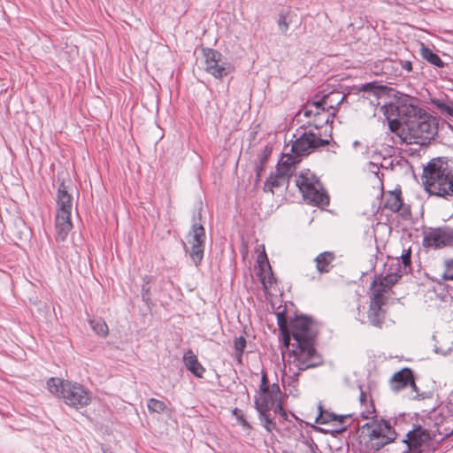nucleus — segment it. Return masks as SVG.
<instances>
[{
  "label": "nucleus",
  "instance_id": "1",
  "mask_svg": "<svg viewBox=\"0 0 453 453\" xmlns=\"http://www.w3.org/2000/svg\"><path fill=\"white\" fill-rule=\"evenodd\" d=\"M423 184L425 189L433 196H453V173L447 162L437 157L433 158L424 167Z\"/></svg>",
  "mask_w": 453,
  "mask_h": 453
},
{
  "label": "nucleus",
  "instance_id": "2",
  "mask_svg": "<svg viewBox=\"0 0 453 453\" xmlns=\"http://www.w3.org/2000/svg\"><path fill=\"white\" fill-rule=\"evenodd\" d=\"M47 386L50 393L60 396L67 405L75 409L82 408L90 402L88 392L78 383L50 378Z\"/></svg>",
  "mask_w": 453,
  "mask_h": 453
},
{
  "label": "nucleus",
  "instance_id": "3",
  "mask_svg": "<svg viewBox=\"0 0 453 453\" xmlns=\"http://www.w3.org/2000/svg\"><path fill=\"white\" fill-rule=\"evenodd\" d=\"M362 434L367 437L368 447L379 451L386 445L395 441L397 434L389 420L372 418L361 427Z\"/></svg>",
  "mask_w": 453,
  "mask_h": 453
},
{
  "label": "nucleus",
  "instance_id": "4",
  "mask_svg": "<svg viewBox=\"0 0 453 453\" xmlns=\"http://www.w3.org/2000/svg\"><path fill=\"white\" fill-rule=\"evenodd\" d=\"M73 210V196L67 191L64 182H61L57 194V213L55 219L56 240L63 242L73 228L71 212Z\"/></svg>",
  "mask_w": 453,
  "mask_h": 453
},
{
  "label": "nucleus",
  "instance_id": "5",
  "mask_svg": "<svg viewBox=\"0 0 453 453\" xmlns=\"http://www.w3.org/2000/svg\"><path fill=\"white\" fill-rule=\"evenodd\" d=\"M315 342H299L292 350L294 357L292 365L296 368L297 372H294L291 379L297 381L300 372L305 371L322 365L323 358L314 347Z\"/></svg>",
  "mask_w": 453,
  "mask_h": 453
},
{
  "label": "nucleus",
  "instance_id": "6",
  "mask_svg": "<svg viewBox=\"0 0 453 453\" xmlns=\"http://www.w3.org/2000/svg\"><path fill=\"white\" fill-rule=\"evenodd\" d=\"M407 127L408 134L405 141L409 144L425 145L429 142L435 134L434 122L426 112L412 120Z\"/></svg>",
  "mask_w": 453,
  "mask_h": 453
},
{
  "label": "nucleus",
  "instance_id": "7",
  "mask_svg": "<svg viewBox=\"0 0 453 453\" xmlns=\"http://www.w3.org/2000/svg\"><path fill=\"white\" fill-rule=\"evenodd\" d=\"M388 106L390 111L395 112L406 126L425 113L417 105V99L407 95L400 96L395 103L389 104Z\"/></svg>",
  "mask_w": 453,
  "mask_h": 453
},
{
  "label": "nucleus",
  "instance_id": "8",
  "mask_svg": "<svg viewBox=\"0 0 453 453\" xmlns=\"http://www.w3.org/2000/svg\"><path fill=\"white\" fill-rule=\"evenodd\" d=\"M296 137V141L291 146V152L297 157H304L313 152L317 148L323 147L328 144V140L321 139L316 134L309 131H304Z\"/></svg>",
  "mask_w": 453,
  "mask_h": 453
},
{
  "label": "nucleus",
  "instance_id": "9",
  "mask_svg": "<svg viewBox=\"0 0 453 453\" xmlns=\"http://www.w3.org/2000/svg\"><path fill=\"white\" fill-rule=\"evenodd\" d=\"M332 95H326L322 99L312 102L311 105H307L303 110V115L307 118L314 116L315 127L322 123L333 122V118L335 116V109L333 105L327 106V101L331 98Z\"/></svg>",
  "mask_w": 453,
  "mask_h": 453
},
{
  "label": "nucleus",
  "instance_id": "10",
  "mask_svg": "<svg viewBox=\"0 0 453 453\" xmlns=\"http://www.w3.org/2000/svg\"><path fill=\"white\" fill-rule=\"evenodd\" d=\"M290 334L296 343L315 342L317 329L313 321L305 316L296 317L290 323Z\"/></svg>",
  "mask_w": 453,
  "mask_h": 453
},
{
  "label": "nucleus",
  "instance_id": "11",
  "mask_svg": "<svg viewBox=\"0 0 453 453\" xmlns=\"http://www.w3.org/2000/svg\"><path fill=\"white\" fill-rule=\"evenodd\" d=\"M205 71L217 79H220L231 73L232 67L222 58V54L219 51L207 49L203 50Z\"/></svg>",
  "mask_w": 453,
  "mask_h": 453
},
{
  "label": "nucleus",
  "instance_id": "12",
  "mask_svg": "<svg viewBox=\"0 0 453 453\" xmlns=\"http://www.w3.org/2000/svg\"><path fill=\"white\" fill-rule=\"evenodd\" d=\"M423 244L426 247L434 248L453 246V228L439 227L430 229L424 235Z\"/></svg>",
  "mask_w": 453,
  "mask_h": 453
},
{
  "label": "nucleus",
  "instance_id": "13",
  "mask_svg": "<svg viewBox=\"0 0 453 453\" xmlns=\"http://www.w3.org/2000/svg\"><path fill=\"white\" fill-rule=\"evenodd\" d=\"M432 440V435L427 429L418 426L411 431H409L406 434V439H403L402 442L405 445V448L411 453H415L419 450L420 447Z\"/></svg>",
  "mask_w": 453,
  "mask_h": 453
},
{
  "label": "nucleus",
  "instance_id": "14",
  "mask_svg": "<svg viewBox=\"0 0 453 453\" xmlns=\"http://www.w3.org/2000/svg\"><path fill=\"white\" fill-rule=\"evenodd\" d=\"M398 270H392L388 273L385 276H380L376 278L371 286V291L372 295H377V296L384 297V294L388 292V290L394 286L403 276Z\"/></svg>",
  "mask_w": 453,
  "mask_h": 453
},
{
  "label": "nucleus",
  "instance_id": "15",
  "mask_svg": "<svg viewBox=\"0 0 453 453\" xmlns=\"http://www.w3.org/2000/svg\"><path fill=\"white\" fill-rule=\"evenodd\" d=\"M389 385L391 389L395 393L409 386L413 389H416L412 371L409 368H403L395 372L392 376L389 381Z\"/></svg>",
  "mask_w": 453,
  "mask_h": 453
},
{
  "label": "nucleus",
  "instance_id": "16",
  "mask_svg": "<svg viewBox=\"0 0 453 453\" xmlns=\"http://www.w3.org/2000/svg\"><path fill=\"white\" fill-rule=\"evenodd\" d=\"M280 388L273 384L270 391L259 392L258 396L255 398V407L257 412H269L275 404Z\"/></svg>",
  "mask_w": 453,
  "mask_h": 453
},
{
  "label": "nucleus",
  "instance_id": "17",
  "mask_svg": "<svg viewBox=\"0 0 453 453\" xmlns=\"http://www.w3.org/2000/svg\"><path fill=\"white\" fill-rule=\"evenodd\" d=\"M384 303V297L372 294L368 319L371 324L375 326H380L383 323L384 311L382 310V305Z\"/></svg>",
  "mask_w": 453,
  "mask_h": 453
},
{
  "label": "nucleus",
  "instance_id": "18",
  "mask_svg": "<svg viewBox=\"0 0 453 453\" xmlns=\"http://www.w3.org/2000/svg\"><path fill=\"white\" fill-rule=\"evenodd\" d=\"M303 199L313 205L326 206L329 203V196L326 193L320 182L309 188L307 192H303Z\"/></svg>",
  "mask_w": 453,
  "mask_h": 453
},
{
  "label": "nucleus",
  "instance_id": "19",
  "mask_svg": "<svg viewBox=\"0 0 453 453\" xmlns=\"http://www.w3.org/2000/svg\"><path fill=\"white\" fill-rule=\"evenodd\" d=\"M319 182H320L319 179L309 169L301 171L296 179V184L301 193L307 192L309 188H311V187Z\"/></svg>",
  "mask_w": 453,
  "mask_h": 453
},
{
  "label": "nucleus",
  "instance_id": "20",
  "mask_svg": "<svg viewBox=\"0 0 453 453\" xmlns=\"http://www.w3.org/2000/svg\"><path fill=\"white\" fill-rule=\"evenodd\" d=\"M183 363L185 367L191 372L196 377L202 378L205 369L199 363L196 356L191 349L187 350L183 356Z\"/></svg>",
  "mask_w": 453,
  "mask_h": 453
},
{
  "label": "nucleus",
  "instance_id": "21",
  "mask_svg": "<svg viewBox=\"0 0 453 453\" xmlns=\"http://www.w3.org/2000/svg\"><path fill=\"white\" fill-rule=\"evenodd\" d=\"M335 255L331 251H325L319 254L314 261L316 263L317 271L319 273H327L332 268V262L334 260Z\"/></svg>",
  "mask_w": 453,
  "mask_h": 453
},
{
  "label": "nucleus",
  "instance_id": "22",
  "mask_svg": "<svg viewBox=\"0 0 453 453\" xmlns=\"http://www.w3.org/2000/svg\"><path fill=\"white\" fill-rule=\"evenodd\" d=\"M206 239L205 230L201 224L194 223L188 234V244H204Z\"/></svg>",
  "mask_w": 453,
  "mask_h": 453
},
{
  "label": "nucleus",
  "instance_id": "23",
  "mask_svg": "<svg viewBox=\"0 0 453 453\" xmlns=\"http://www.w3.org/2000/svg\"><path fill=\"white\" fill-rule=\"evenodd\" d=\"M401 194V190L389 192L385 200V208L393 212L399 211L403 205Z\"/></svg>",
  "mask_w": 453,
  "mask_h": 453
},
{
  "label": "nucleus",
  "instance_id": "24",
  "mask_svg": "<svg viewBox=\"0 0 453 453\" xmlns=\"http://www.w3.org/2000/svg\"><path fill=\"white\" fill-rule=\"evenodd\" d=\"M386 87L376 85L374 82L366 83L361 86L359 91L367 93L368 96H372L374 99H370L372 104H379L378 99L385 92Z\"/></svg>",
  "mask_w": 453,
  "mask_h": 453
},
{
  "label": "nucleus",
  "instance_id": "25",
  "mask_svg": "<svg viewBox=\"0 0 453 453\" xmlns=\"http://www.w3.org/2000/svg\"><path fill=\"white\" fill-rule=\"evenodd\" d=\"M277 323L283 335V341L286 346H288L290 341V332L288 327V320L285 310L276 313Z\"/></svg>",
  "mask_w": 453,
  "mask_h": 453
},
{
  "label": "nucleus",
  "instance_id": "26",
  "mask_svg": "<svg viewBox=\"0 0 453 453\" xmlns=\"http://www.w3.org/2000/svg\"><path fill=\"white\" fill-rule=\"evenodd\" d=\"M296 14L291 11H282L279 13L278 26L283 35H287L289 25L293 22Z\"/></svg>",
  "mask_w": 453,
  "mask_h": 453
},
{
  "label": "nucleus",
  "instance_id": "27",
  "mask_svg": "<svg viewBox=\"0 0 453 453\" xmlns=\"http://www.w3.org/2000/svg\"><path fill=\"white\" fill-rule=\"evenodd\" d=\"M431 104L435 106L441 113L453 118V102L444 98H432Z\"/></svg>",
  "mask_w": 453,
  "mask_h": 453
},
{
  "label": "nucleus",
  "instance_id": "28",
  "mask_svg": "<svg viewBox=\"0 0 453 453\" xmlns=\"http://www.w3.org/2000/svg\"><path fill=\"white\" fill-rule=\"evenodd\" d=\"M288 183L286 180H281L280 176L276 173L271 174L265 182L264 190L266 192L273 193V189L280 188Z\"/></svg>",
  "mask_w": 453,
  "mask_h": 453
},
{
  "label": "nucleus",
  "instance_id": "29",
  "mask_svg": "<svg viewBox=\"0 0 453 453\" xmlns=\"http://www.w3.org/2000/svg\"><path fill=\"white\" fill-rule=\"evenodd\" d=\"M420 53L422 58L428 61L430 64L438 67L443 66V62L441 58L433 52L429 48L423 46L420 50Z\"/></svg>",
  "mask_w": 453,
  "mask_h": 453
},
{
  "label": "nucleus",
  "instance_id": "30",
  "mask_svg": "<svg viewBox=\"0 0 453 453\" xmlns=\"http://www.w3.org/2000/svg\"><path fill=\"white\" fill-rule=\"evenodd\" d=\"M381 110L388 120V128L390 131L397 132L401 127V122H403L402 119H400L398 117L396 119H391L395 112H391L388 105H383Z\"/></svg>",
  "mask_w": 453,
  "mask_h": 453
},
{
  "label": "nucleus",
  "instance_id": "31",
  "mask_svg": "<svg viewBox=\"0 0 453 453\" xmlns=\"http://www.w3.org/2000/svg\"><path fill=\"white\" fill-rule=\"evenodd\" d=\"M191 246L190 250L188 251L189 257L194 262V264L197 266L200 265L204 251V244H189Z\"/></svg>",
  "mask_w": 453,
  "mask_h": 453
},
{
  "label": "nucleus",
  "instance_id": "32",
  "mask_svg": "<svg viewBox=\"0 0 453 453\" xmlns=\"http://www.w3.org/2000/svg\"><path fill=\"white\" fill-rule=\"evenodd\" d=\"M411 249L409 248L401 256L402 265H400V260H397V268L402 274H406L411 271Z\"/></svg>",
  "mask_w": 453,
  "mask_h": 453
},
{
  "label": "nucleus",
  "instance_id": "33",
  "mask_svg": "<svg viewBox=\"0 0 453 453\" xmlns=\"http://www.w3.org/2000/svg\"><path fill=\"white\" fill-rule=\"evenodd\" d=\"M246 347V339L243 336H239L234 341V348L235 351L236 360L239 364L242 363V353Z\"/></svg>",
  "mask_w": 453,
  "mask_h": 453
},
{
  "label": "nucleus",
  "instance_id": "34",
  "mask_svg": "<svg viewBox=\"0 0 453 453\" xmlns=\"http://www.w3.org/2000/svg\"><path fill=\"white\" fill-rule=\"evenodd\" d=\"M89 324L91 326V328L101 336H106L108 334V326L106 323L103 320H90Z\"/></svg>",
  "mask_w": 453,
  "mask_h": 453
},
{
  "label": "nucleus",
  "instance_id": "35",
  "mask_svg": "<svg viewBox=\"0 0 453 453\" xmlns=\"http://www.w3.org/2000/svg\"><path fill=\"white\" fill-rule=\"evenodd\" d=\"M147 406H148L149 411L157 412V413L163 412L166 408V405L164 402L155 399V398L149 399Z\"/></svg>",
  "mask_w": 453,
  "mask_h": 453
},
{
  "label": "nucleus",
  "instance_id": "36",
  "mask_svg": "<svg viewBox=\"0 0 453 453\" xmlns=\"http://www.w3.org/2000/svg\"><path fill=\"white\" fill-rule=\"evenodd\" d=\"M319 414L316 418V423L318 424H326L331 420H336L338 419V415L334 413H329L327 411L323 412L322 407H319Z\"/></svg>",
  "mask_w": 453,
  "mask_h": 453
},
{
  "label": "nucleus",
  "instance_id": "37",
  "mask_svg": "<svg viewBox=\"0 0 453 453\" xmlns=\"http://www.w3.org/2000/svg\"><path fill=\"white\" fill-rule=\"evenodd\" d=\"M275 173L280 176L281 180H286L288 182V178L292 174V168L279 163Z\"/></svg>",
  "mask_w": 453,
  "mask_h": 453
},
{
  "label": "nucleus",
  "instance_id": "38",
  "mask_svg": "<svg viewBox=\"0 0 453 453\" xmlns=\"http://www.w3.org/2000/svg\"><path fill=\"white\" fill-rule=\"evenodd\" d=\"M258 414L264 427L266 431L271 432L275 427V424L272 421L269 412H258Z\"/></svg>",
  "mask_w": 453,
  "mask_h": 453
},
{
  "label": "nucleus",
  "instance_id": "39",
  "mask_svg": "<svg viewBox=\"0 0 453 453\" xmlns=\"http://www.w3.org/2000/svg\"><path fill=\"white\" fill-rule=\"evenodd\" d=\"M301 160V157H297L296 154L293 155L285 154L279 163L284 164V165L293 167L295 165L299 163Z\"/></svg>",
  "mask_w": 453,
  "mask_h": 453
},
{
  "label": "nucleus",
  "instance_id": "40",
  "mask_svg": "<svg viewBox=\"0 0 453 453\" xmlns=\"http://www.w3.org/2000/svg\"><path fill=\"white\" fill-rule=\"evenodd\" d=\"M270 390H271V388L268 386L267 377L265 374H263L262 379H261L259 392H265V391H270Z\"/></svg>",
  "mask_w": 453,
  "mask_h": 453
},
{
  "label": "nucleus",
  "instance_id": "41",
  "mask_svg": "<svg viewBox=\"0 0 453 453\" xmlns=\"http://www.w3.org/2000/svg\"><path fill=\"white\" fill-rule=\"evenodd\" d=\"M451 345H452V343H450V345L447 346V347L435 346L434 350L436 353L445 356L451 350V349H452Z\"/></svg>",
  "mask_w": 453,
  "mask_h": 453
},
{
  "label": "nucleus",
  "instance_id": "42",
  "mask_svg": "<svg viewBox=\"0 0 453 453\" xmlns=\"http://www.w3.org/2000/svg\"><path fill=\"white\" fill-rule=\"evenodd\" d=\"M444 279L453 280V260L448 264V273L444 275Z\"/></svg>",
  "mask_w": 453,
  "mask_h": 453
},
{
  "label": "nucleus",
  "instance_id": "43",
  "mask_svg": "<svg viewBox=\"0 0 453 453\" xmlns=\"http://www.w3.org/2000/svg\"><path fill=\"white\" fill-rule=\"evenodd\" d=\"M273 275L269 276L267 280H266L265 276L261 279V282L265 289L268 288V285L271 286L273 284Z\"/></svg>",
  "mask_w": 453,
  "mask_h": 453
},
{
  "label": "nucleus",
  "instance_id": "44",
  "mask_svg": "<svg viewBox=\"0 0 453 453\" xmlns=\"http://www.w3.org/2000/svg\"><path fill=\"white\" fill-rule=\"evenodd\" d=\"M373 412H375V409L374 407L372 405V410H367V411H362V417L365 418V419H369L371 417L370 415L372 414Z\"/></svg>",
  "mask_w": 453,
  "mask_h": 453
},
{
  "label": "nucleus",
  "instance_id": "45",
  "mask_svg": "<svg viewBox=\"0 0 453 453\" xmlns=\"http://www.w3.org/2000/svg\"><path fill=\"white\" fill-rule=\"evenodd\" d=\"M368 400L367 394L363 391V389H360V395H359V401L361 403H365Z\"/></svg>",
  "mask_w": 453,
  "mask_h": 453
},
{
  "label": "nucleus",
  "instance_id": "46",
  "mask_svg": "<svg viewBox=\"0 0 453 453\" xmlns=\"http://www.w3.org/2000/svg\"><path fill=\"white\" fill-rule=\"evenodd\" d=\"M402 66L403 69H405L408 72L411 71V68H412L411 61H403L402 64Z\"/></svg>",
  "mask_w": 453,
  "mask_h": 453
},
{
  "label": "nucleus",
  "instance_id": "47",
  "mask_svg": "<svg viewBox=\"0 0 453 453\" xmlns=\"http://www.w3.org/2000/svg\"><path fill=\"white\" fill-rule=\"evenodd\" d=\"M274 411L275 412L279 411L281 415H286V412L280 403H276Z\"/></svg>",
  "mask_w": 453,
  "mask_h": 453
},
{
  "label": "nucleus",
  "instance_id": "48",
  "mask_svg": "<svg viewBox=\"0 0 453 453\" xmlns=\"http://www.w3.org/2000/svg\"><path fill=\"white\" fill-rule=\"evenodd\" d=\"M263 171H264V165H260L257 166L256 173H257V178H259L261 176Z\"/></svg>",
  "mask_w": 453,
  "mask_h": 453
},
{
  "label": "nucleus",
  "instance_id": "49",
  "mask_svg": "<svg viewBox=\"0 0 453 453\" xmlns=\"http://www.w3.org/2000/svg\"><path fill=\"white\" fill-rule=\"evenodd\" d=\"M264 260L267 261V257L265 252L263 254H260L257 257L258 263H263Z\"/></svg>",
  "mask_w": 453,
  "mask_h": 453
},
{
  "label": "nucleus",
  "instance_id": "50",
  "mask_svg": "<svg viewBox=\"0 0 453 453\" xmlns=\"http://www.w3.org/2000/svg\"><path fill=\"white\" fill-rule=\"evenodd\" d=\"M347 418H348V416L338 415V419H336V421L342 423L343 420Z\"/></svg>",
  "mask_w": 453,
  "mask_h": 453
},
{
  "label": "nucleus",
  "instance_id": "51",
  "mask_svg": "<svg viewBox=\"0 0 453 453\" xmlns=\"http://www.w3.org/2000/svg\"><path fill=\"white\" fill-rule=\"evenodd\" d=\"M266 160H267V156H266V155H265V156L261 158V160H260V163H261L260 165H264V164L266 162Z\"/></svg>",
  "mask_w": 453,
  "mask_h": 453
},
{
  "label": "nucleus",
  "instance_id": "52",
  "mask_svg": "<svg viewBox=\"0 0 453 453\" xmlns=\"http://www.w3.org/2000/svg\"><path fill=\"white\" fill-rule=\"evenodd\" d=\"M343 98H344V96H341V98L337 102L338 105L342 102Z\"/></svg>",
  "mask_w": 453,
  "mask_h": 453
}]
</instances>
